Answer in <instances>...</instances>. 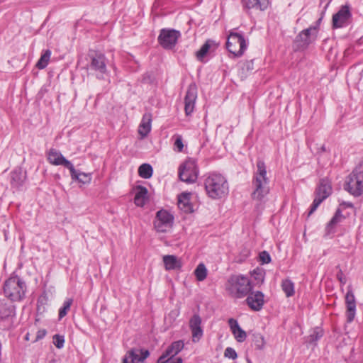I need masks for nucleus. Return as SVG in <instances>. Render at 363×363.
Masks as SVG:
<instances>
[{"instance_id":"obj_42","label":"nucleus","mask_w":363,"mask_h":363,"mask_svg":"<svg viewBox=\"0 0 363 363\" xmlns=\"http://www.w3.org/2000/svg\"><path fill=\"white\" fill-rule=\"evenodd\" d=\"M47 334V331L45 329H40L39 330L37 333L35 340L33 342H37L43 338L45 337V336Z\"/></svg>"},{"instance_id":"obj_28","label":"nucleus","mask_w":363,"mask_h":363,"mask_svg":"<svg viewBox=\"0 0 363 363\" xmlns=\"http://www.w3.org/2000/svg\"><path fill=\"white\" fill-rule=\"evenodd\" d=\"M244 6L245 8L255 9L260 11H264L269 6V0H243Z\"/></svg>"},{"instance_id":"obj_35","label":"nucleus","mask_w":363,"mask_h":363,"mask_svg":"<svg viewBox=\"0 0 363 363\" xmlns=\"http://www.w3.org/2000/svg\"><path fill=\"white\" fill-rule=\"evenodd\" d=\"M194 274L198 281H203L207 276V269L205 265L202 263L199 264L194 271Z\"/></svg>"},{"instance_id":"obj_12","label":"nucleus","mask_w":363,"mask_h":363,"mask_svg":"<svg viewBox=\"0 0 363 363\" xmlns=\"http://www.w3.org/2000/svg\"><path fill=\"white\" fill-rule=\"evenodd\" d=\"M318 28L311 26L301 31L296 37V41L300 43L301 48H306L313 42L317 36Z\"/></svg>"},{"instance_id":"obj_22","label":"nucleus","mask_w":363,"mask_h":363,"mask_svg":"<svg viewBox=\"0 0 363 363\" xmlns=\"http://www.w3.org/2000/svg\"><path fill=\"white\" fill-rule=\"evenodd\" d=\"M135 191L134 203L137 206L143 207L148 200V191L146 187L143 186H137Z\"/></svg>"},{"instance_id":"obj_6","label":"nucleus","mask_w":363,"mask_h":363,"mask_svg":"<svg viewBox=\"0 0 363 363\" xmlns=\"http://www.w3.org/2000/svg\"><path fill=\"white\" fill-rule=\"evenodd\" d=\"M226 48L235 57H241L247 48L244 36L238 33L230 31L227 39Z\"/></svg>"},{"instance_id":"obj_23","label":"nucleus","mask_w":363,"mask_h":363,"mask_svg":"<svg viewBox=\"0 0 363 363\" xmlns=\"http://www.w3.org/2000/svg\"><path fill=\"white\" fill-rule=\"evenodd\" d=\"M191 194L183 192L178 199V207L184 213H191L193 211V206L190 202Z\"/></svg>"},{"instance_id":"obj_45","label":"nucleus","mask_w":363,"mask_h":363,"mask_svg":"<svg viewBox=\"0 0 363 363\" xmlns=\"http://www.w3.org/2000/svg\"><path fill=\"white\" fill-rule=\"evenodd\" d=\"M258 337L260 340V344L257 345V346L258 348L261 349L264 346V337L262 335H259Z\"/></svg>"},{"instance_id":"obj_3","label":"nucleus","mask_w":363,"mask_h":363,"mask_svg":"<svg viewBox=\"0 0 363 363\" xmlns=\"http://www.w3.org/2000/svg\"><path fill=\"white\" fill-rule=\"evenodd\" d=\"M251 289L252 285L249 278L240 274L230 276L225 284L226 291L235 298L246 296Z\"/></svg>"},{"instance_id":"obj_16","label":"nucleus","mask_w":363,"mask_h":363,"mask_svg":"<svg viewBox=\"0 0 363 363\" xmlns=\"http://www.w3.org/2000/svg\"><path fill=\"white\" fill-rule=\"evenodd\" d=\"M246 302L248 306L255 311H259L262 308L264 303V294L259 291H252L247 294Z\"/></svg>"},{"instance_id":"obj_13","label":"nucleus","mask_w":363,"mask_h":363,"mask_svg":"<svg viewBox=\"0 0 363 363\" xmlns=\"http://www.w3.org/2000/svg\"><path fill=\"white\" fill-rule=\"evenodd\" d=\"M48 160L53 165H61L68 169H72L71 162L67 160L60 151L55 149H50L49 150L48 153Z\"/></svg>"},{"instance_id":"obj_8","label":"nucleus","mask_w":363,"mask_h":363,"mask_svg":"<svg viewBox=\"0 0 363 363\" xmlns=\"http://www.w3.org/2000/svg\"><path fill=\"white\" fill-rule=\"evenodd\" d=\"M332 193V186L330 182L327 179H323L316 190V196L308 212V216H311L319 206L321 202L328 198Z\"/></svg>"},{"instance_id":"obj_32","label":"nucleus","mask_w":363,"mask_h":363,"mask_svg":"<svg viewBox=\"0 0 363 363\" xmlns=\"http://www.w3.org/2000/svg\"><path fill=\"white\" fill-rule=\"evenodd\" d=\"M281 288L287 297L292 296L294 294V284L291 280H283Z\"/></svg>"},{"instance_id":"obj_4","label":"nucleus","mask_w":363,"mask_h":363,"mask_svg":"<svg viewBox=\"0 0 363 363\" xmlns=\"http://www.w3.org/2000/svg\"><path fill=\"white\" fill-rule=\"evenodd\" d=\"M26 291V283L18 276H11L5 281L4 292L11 301L21 300L25 296Z\"/></svg>"},{"instance_id":"obj_37","label":"nucleus","mask_w":363,"mask_h":363,"mask_svg":"<svg viewBox=\"0 0 363 363\" xmlns=\"http://www.w3.org/2000/svg\"><path fill=\"white\" fill-rule=\"evenodd\" d=\"M184 346V344L183 341L179 340L172 342L169 347L172 351H173V354L177 355L183 349Z\"/></svg>"},{"instance_id":"obj_38","label":"nucleus","mask_w":363,"mask_h":363,"mask_svg":"<svg viewBox=\"0 0 363 363\" xmlns=\"http://www.w3.org/2000/svg\"><path fill=\"white\" fill-rule=\"evenodd\" d=\"M65 342V339L63 336H61L60 335H55L53 336V344L55 345L56 347L60 349L63 347Z\"/></svg>"},{"instance_id":"obj_46","label":"nucleus","mask_w":363,"mask_h":363,"mask_svg":"<svg viewBox=\"0 0 363 363\" xmlns=\"http://www.w3.org/2000/svg\"><path fill=\"white\" fill-rule=\"evenodd\" d=\"M29 335H30L29 333L26 334V337H25L26 340H30Z\"/></svg>"},{"instance_id":"obj_24","label":"nucleus","mask_w":363,"mask_h":363,"mask_svg":"<svg viewBox=\"0 0 363 363\" xmlns=\"http://www.w3.org/2000/svg\"><path fill=\"white\" fill-rule=\"evenodd\" d=\"M163 262L167 271L179 269L182 266L181 259L174 255H164Z\"/></svg>"},{"instance_id":"obj_43","label":"nucleus","mask_w":363,"mask_h":363,"mask_svg":"<svg viewBox=\"0 0 363 363\" xmlns=\"http://www.w3.org/2000/svg\"><path fill=\"white\" fill-rule=\"evenodd\" d=\"M11 180L16 183V184H20L22 182V180L20 178L19 172L17 171H14L11 174Z\"/></svg>"},{"instance_id":"obj_31","label":"nucleus","mask_w":363,"mask_h":363,"mask_svg":"<svg viewBox=\"0 0 363 363\" xmlns=\"http://www.w3.org/2000/svg\"><path fill=\"white\" fill-rule=\"evenodd\" d=\"M152 167L150 164L145 163L141 164L138 168V174L144 179H149L152 175Z\"/></svg>"},{"instance_id":"obj_40","label":"nucleus","mask_w":363,"mask_h":363,"mask_svg":"<svg viewBox=\"0 0 363 363\" xmlns=\"http://www.w3.org/2000/svg\"><path fill=\"white\" fill-rule=\"evenodd\" d=\"M174 147L177 149L179 152H182L184 147L182 138L181 135H176V138L174 140Z\"/></svg>"},{"instance_id":"obj_17","label":"nucleus","mask_w":363,"mask_h":363,"mask_svg":"<svg viewBox=\"0 0 363 363\" xmlns=\"http://www.w3.org/2000/svg\"><path fill=\"white\" fill-rule=\"evenodd\" d=\"M350 16L349 7L342 6L339 11L333 16V27L335 28L342 27Z\"/></svg>"},{"instance_id":"obj_39","label":"nucleus","mask_w":363,"mask_h":363,"mask_svg":"<svg viewBox=\"0 0 363 363\" xmlns=\"http://www.w3.org/2000/svg\"><path fill=\"white\" fill-rule=\"evenodd\" d=\"M225 357H228L232 359H235L237 358L238 355L234 349L232 347H227L224 352Z\"/></svg>"},{"instance_id":"obj_7","label":"nucleus","mask_w":363,"mask_h":363,"mask_svg":"<svg viewBox=\"0 0 363 363\" xmlns=\"http://www.w3.org/2000/svg\"><path fill=\"white\" fill-rule=\"evenodd\" d=\"M199 169L196 160L191 158L187 159L182 164L179 169L180 179L186 183H194L198 178Z\"/></svg>"},{"instance_id":"obj_34","label":"nucleus","mask_w":363,"mask_h":363,"mask_svg":"<svg viewBox=\"0 0 363 363\" xmlns=\"http://www.w3.org/2000/svg\"><path fill=\"white\" fill-rule=\"evenodd\" d=\"M175 356L169 346L165 352L160 357L157 363H172V359Z\"/></svg>"},{"instance_id":"obj_27","label":"nucleus","mask_w":363,"mask_h":363,"mask_svg":"<svg viewBox=\"0 0 363 363\" xmlns=\"http://www.w3.org/2000/svg\"><path fill=\"white\" fill-rule=\"evenodd\" d=\"M344 219V216L342 214V211L340 208L337 209L334 216L332 218L330 221L328 223L325 228V235H329L335 233V228L337 225Z\"/></svg>"},{"instance_id":"obj_19","label":"nucleus","mask_w":363,"mask_h":363,"mask_svg":"<svg viewBox=\"0 0 363 363\" xmlns=\"http://www.w3.org/2000/svg\"><path fill=\"white\" fill-rule=\"evenodd\" d=\"M152 114L150 113H145L141 120L138 127V133L141 139L145 138L151 131L152 128Z\"/></svg>"},{"instance_id":"obj_29","label":"nucleus","mask_w":363,"mask_h":363,"mask_svg":"<svg viewBox=\"0 0 363 363\" xmlns=\"http://www.w3.org/2000/svg\"><path fill=\"white\" fill-rule=\"evenodd\" d=\"M214 46L216 48L218 46V44H216L213 40H207L202 46L201 48L196 52V57L199 60L201 61L203 57L206 55L208 52L209 51L210 48Z\"/></svg>"},{"instance_id":"obj_41","label":"nucleus","mask_w":363,"mask_h":363,"mask_svg":"<svg viewBox=\"0 0 363 363\" xmlns=\"http://www.w3.org/2000/svg\"><path fill=\"white\" fill-rule=\"evenodd\" d=\"M259 258H260L261 262L263 264H267V263H269L271 262L270 255L266 251H263V252H260Z\"/></svg>"},{"instance_id":"obj_44","label":"nucleus","mask_w":363,"mask_h":363,"mask_svg":"<svg viewBox=\"0 0 363 363\" xmlns=\"http://www.w3.org/2000/svg\"><path fill=\"white\" fill-rule=\"evenodd\" d=\"M337 277L341 283H342V284L346 283V279L344 277L343 273L341 270H340V272L337 274Z\"/></svg>"},{"instance_id":"obj_1","label":"nucleus","mask_w":363,"mask_h":363,"mask_svg":"<svg viewBox=\"0 0 363 363\" xmlns=\"http://www.w3.org/2000/svg\"><path fill=\"white\" fill-rule=\"evenodd\" d=\"M207 195L213 199H220L228 194V184L220 174H211L204 182Z\"/></svg>"},{"instance_id":"obj_30","label":"nucleus","mask_w":363,"mask_h":363,"mask_svg":"<svg viewBox=\"0 0 363 363\" xmlns=\"http://www.w3.org/2000/svg\"><path fill=\"white\" fill-rule=\"evenodd\" d=\"M51 56V51L50 50H46L44 51L43 54L41 55L40 59L36 63V67H38L40 69H43L45 68L48 62L50 61Z\"/></svg>"},{"instance_id":"obj_36","label":"nucleus","mask_w":363,"mask_h":363,"mask_svg":"<svg viewBox=\"0 0 363 363\" xmlns=\"http://www.w3.org/2000/svg\"><path fill=\"white\" fill-rule=\"evenodd\" d=\"M73 300L72 298H67L63 304V306L59 311V318L62 319L65 317L67 312L69 311L70 307L72 304Z\"/></svg>"},{"instance_id":"obj_26","label":"nucleus","mask_w":363,"mask_h":363,"mask_svg":"<svg viewBox=\"0 0 363 363\" xmlns=\"http://www.w3.org/2000/svg\"><path fill=\"white\" fill-rule=\"evenodd\" d=\"M15 313L14 306L6 299L0 300V318L13 316Z\"/></svg>"},{"instance_id":"obj_15","label":"nucleus","mask_w":363,"mask_h":363,"mask_svg":"<svg viewBox=\"0 0 363 363\" xmlns=\"http://www.w3.org/2000/svg\"><path fill=\"white\" fill-rule=\"evenodd\" d=\"M201 318L199 314H194L189 320V328L192 335V341L197 342L203 336Z\"/></svg>"},{"instance_id":"obj_9","label":"nucleus","mask_w":363,"mask_h":363,"mask_svg":"<svg viewBox=\"0 0 363 363\" xmlns=\"http://www.w3.org/2000/svg\"><path fill=\"white\" fill-rule=\"evenodd\" d=\"M174 216L166 210H160L156 213L154 227L159 233L168 232L172 227Z\"/></svg>"},{"instance_id":"obj_2","label":"nucleus","mask_w":363,"mask_h":363,"mask_svg":"<svg viewBox=\"0 0 363 363\" xmlns=\"http://www.w3.org/2000/svg\"><path fill=\"white\" fill-rule=\"evenodd\" d=\"M269 179L267 177V169L262 160L257 162V171L255 172L252 184L254 191L252 197L255 199L262 200L269 192Z\"/></svg>"},{"instance_id":"obj_10","label":"nucleus","mask_w":363,"mask_h":363,"mask_svg":"<svg viewBox=\"0 0 363 363\" xmlns=\"http://www.w3.org/2000/svg\"><path fill=\"white\" fill-rule=\"evenodd\" d=\"M180 33L174 29H162L158 36L160 45L166 50L172 49L180 37Z\"/></svg>"},{"instance_id":"obj_21","label":"nucleus","mask_w":363,"mask_h":363,"mask_svg":"<svg viewBox=\"0 0 363 363\" xmlns=\"http://www.w3.org/2000/svg\"><path fill=\"white\" fill-rule=\"evenodd\" d=\"M228 324L236 340L239 342H244L246 340L247 334L240 327L238 321L233 318H230Z\"/></svg>"},{"instance_id":"obj_5","label":"nucleus","mask_w":363,"mask_h":363,"mask_svg":"<svg viewBox=\"0 0 363 363\" xmlns=\"http://www.w3.org/2000/svg\"><path fill=\"white\" fill-rule=\"evenodd\" d=\"M345 189L354 196L363 194V165L360 164L346 178Z\"/></svg>"},{"instance_id":"obj_18","label":"nucleus","mask_w":363,"mask_h":363,"mask_svg":"<svg viewBox=\"0 0 363 363\" xmlns=\"http://www.w3.org/2000/svg\"><path fill=\"white\" fill-rule=\"evenodd\" d=\"M106 57L104 55L99 54L93 57L90 64V67L97 72L99 77H102L106 73Z\"/></svg>"},{"instance_id":"obj_14","label":"nucleus","mask_w":363,"mask_h":363,"mask_svg":"<svg viewBox=\"0 0 363 363\" xmlns=\"http://www.w3.org/2000/svg\"><path fill=\"white\" fill-rule=\"evenodd\" d=\"M197 98V89L195 84H190L184 98V110L186 114L190 115L194 109L195 101Z\"/></svg>"},{"instance_id":"obj_11","label":"nucleus","mask_w":363,"mask_h":363,"mask_svg":"<svg viewBox=\"0 0 363 363\" xmlns=\"http://www.w3.org/2000/svg\"><path fill=\"white\" fill-rule=\"evenodd\" d=\"M149 355L147 350L135 348L128 352L123 359V363H143Z\"/></svg>"},{"instance_id":"obj_25","label":"nucleus","mask_w":363,"mask_h":363,"mask_svg":"<svg viewBox=\"0 0 363 363\" xmlns=\"http://www.w3.org/2000/svg\"><path fill=\"white\" fill-rule=\"evenodd\" d=\"M71 177L73 180L77 181L82 184H89L91 182V173L78 172L72 164V169H69Z\"/></svg>"},{"instance_id":"obj_33","label":"nucleus","mask_w":363,"mask_h":363,"mask_svg":"<svg viewBox=\"0 0 363 363\" xmlns=\"http://www.w3.org/2000/svg\"><path fill=\"white\" fill-rule=\"evenodd\" d=\"M323 335V330L320 328H315L307 337L306 341L309 343H315Z\"/></svg>"},{"instance_id":"obj_20","label":"nucleus","mask_w":363,"mask_h":363,"mask_svg":"<svg viewBox=\"0 0 363 363\" xmlns=\"http://www.w3.org/2000/svg\"><path fill=\"white\" fill-rule=\"evenodd\" d=\"M345 303L347 305V321L351 323L355 317L356 303L355 298L352 291H348L345 296Z\"/></svg>"}]
</instances>
